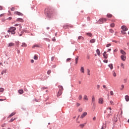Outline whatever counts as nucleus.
<instances>
[{
  "label": "nucleus",
  "mask_w": 129,
  "mask_h": 129,
  "mask_svg": "<svg viewBox=\"0 0 129 129\" xmlns=\"http://www.w3.org/2000/svg\"><path fill=\"white\" fill-rule=\"evenodd\" d=\"M87 73H88V75L90 76V70L89 69H87Z\"/></svg>",
  "instance_id": "36"
},
{
  "label": "nucleus",
  "mask_w": 129,
  "mask_h": 129,
  "mask_svg": "<svg viewBox=\"0 0 129 129\" xmlns=\"http://www.w3.org/2000/svg\"><path fill=\"white\" fill-rule=\"evenodd\" d=\"M110 104H111L112 105H113V101H110Z\"/></svg>",
  "instance_id": "54"
},
{
  "label": "nucleus",
  "mask_w": 129,
  "mask_h": 129,
  "mask_svg": "<svg viewBox=\"0 0 129 129\" xmlns=\"http://www.w3.org/2000/svg\"><path fill=\"white\" fill-rule=\"evenodd\" d=\"M45 13L46 14L48 18H52L55 11H54V9L52 8H46L45 9Z\"/></svg>",
  "instance_id": "1"
},
{
  "label": "nucleus",
  "mask_w": 129,
  "mask_h": 129,
  "mask_svg": "<svg viewBox=\"0 0 129 129\" xmlns=\"http://www.w3.org/2000/svg\"><path fill=\"white\" fill-rule=\"evenodd\" d=\"M4 91H5V89L0 88V92H4Z\"/></svg>",
  "instance_id": "34"
},
{
  "label": "nucleus",
  "mask_w": 129,
  "mask_h": 129,
  "mask_svg": "<svg viewBox=\"0 0 129 129\" xmlns=\"http://www.w3.org/2000/svg\"><path fill=\"white\" fill-rule=\"evenodd\" d=\"M76 106H77V107H79V106H80V103H76Z\"/></svg>",
  "instance_id": "47"
},
{
  "label": "nucleus",
  "mask_w": 129,
  "mask_h": 129,
  "mask_svg": "<svg viewBox=\"0 0 129 129\" xmlns=\"http://www.w3.org/2000/svg\"><path fill=\"white\" fill-rule=\"evenodd\" d=\"M70 60H71V58H69L67 59V62H69V61H70Z\"/></svg>",
  "instance_id": "55"
},
{
  "label": "nucleus",
  "mask_w": 129,
  "mask_h": 129,
  "mask_svg": "<svg viewBox=\"0 0 129 129\" xmlns=\"http://www.w3.org/2000/svg\"><path fill=\"white\" fill-rule=\"evenodd\" d=\"M108 123H110V121H106L105 125V128H106V124H108Z\"/></svg>",
  "instance_id": "27"
},
{
  "label": "nucleus",
  "mask_w": 129,
  "mask_h": 129,
  "mask_svg": "<svg viewBox=\"0 0 129 129\" xmlns=\"http://www.w3.org/2000/svg\"><path fill=\"white\" fill-rule=\"evenodd\" d=\"M121 28L122 29V31H127L128 29L127 27L125 26H121Z\"/></svg>",
  "instance_id": "9"
},
{
  "label": "nucleus",
  "mask_w": 129,
  "mask_h": 129,
  "mask_svg": "<svg viewBox=\"0 0 129 129\" xmlns=\"http://www.w3.org/2000/svg\"><path fill=\"white\" fill-rule=\"evenodd\" d=\"M12 17H9L7 18V20H12Z\"/></svg>",
  "instance_id": "63"
},
{
  "label": "nucleus",
  "mask_w": 129,
  "mask_h": 129,
  "mask_svg": "<svg viewBox=\"0 0 129 129\" xmlns=\"http://www.w3.org/2000/svg\"><path fill=\"white\" fill-rule=\"evenodd\" d=\"M108 67H109V68H110L111 70H112V69H113V66L112 63L109 64Z\"/></svg>",
  "instance_id": "19"
},
{
  "label": "nucleus",
  "mask_w": 129,
  "mask_h": 129,
  "mask_svg": "<svg viewBox=\"0 0 129 129\" xmlns=\"http://www.w3.org/2000/svg\"><path fill=\"white\" fill-rule=\"evenodd\" d=\"M19 93H20V94H23V93H24V90L23 89H21L19 90L18 91Z\"/></svg>",
  "instance_id": "22"
},
{
  "label": "nucleus",
  "mask_w": 129,
  "mask_h": 129,
  "mask_svg": "<svg viewBox=\"0 0 129 129\" xmlns=\"http://www.w3.org/2000/svg\"><path fill=\"white\" fill-rule=\"evenodd\" d=\"M16 28L15 27H11L9 30H8V33H11L13 35L16 34Z\"/></svg>",
  "instance_id": "2"
},
{
  "label": "nucleus",
  "mask_w": 129,
  "mask_h": 129,
  "mask_svg": "<svg viewBox=\"0 0 129 129\" xmlns=\"http://www.w3.org/2000/svg\"><path fill=\"white\" fill-rule=\"evenodd\" d=\"M87 115V112H85L84 113H83V114L81 115L80 118H84V117H85V116H86Z\"/></svg>",
  "instance_id": "5"
},
{
  "label": "nucleus",
  "mask_w": 129,
  "mask_h": 129,
  "mask_svg": "<svg viewBox=\"0 0 129 129\" xmlns=\"http://www.w3.org/2000/svg\"><path fill=\"white\" fill-rule=\"evenodd\" d=\"M96 53H97V55H98V56H99V55H100V51L99 50V49H97L96 50Z\"/></svg>",
  "instance_id": "24"
},
{
  "label": "nucleus",
  "mask_w": 129,
  "mask_h": 129,
  "mask_svg": "<svg viewBox=\"0 0 129 129\" xmlns=\"http://www.w3.org/2000/svg\"><path fill=\"white\" fill-rule=\"evenodd\" d=\"M21 47L26 48V47H27V44H26V43L25 42L22 43V45H21Z\"/></svg>",
  "instance_id": "23"
},
{
  "label": "nucleus",
  "mask_w": 129,
  "mask_h": 129,
  "mask_svg": "<svg viewBox=\"0 0 129 129\" xmlns=\"http://www.w3.org/2000/svg\"><path fill=\"white\" fill-rule=\"evenodd\" d=\"M8 47H15V43L10 42L8 44Z\"/></svg>",
  "instance_id": "8"
},
{
  "label": "nucleus",
  "mask_w": 129,
  "mask_h": 129,
  "mask_svg": "<svg viewBox=\"0 0 129 129\" xmlns=\"http://www.w3.org/2000/svg\"><path fill=\"white\" fill-rule=\"evenodd\" d=\"M110 46H111V44L109 43L107 44L106 47L108 48V47H110Z\"/></svg>",
  "instance_id": "50"
},
{
  "label": "nucleus",
  "mask_w": 129,
  "mask_h": 129,
  "mask_svg": "<svg viewBox=\"0 0 129 129\" xmlns=\"http://www.w3.org/2000/svg\"><path fill=\"white\" fill-rule=\"evenodd\" d=\"M80 71H81V73H84V67H81Z\"/></svg>",
  "instance_id": "16"
},
{
  "label": "nucleus",
  "mask_w": 129,
  "mask_h": 129,
  "mask_svg": "<svg viewBox=\"0 0 129 129\" xmlns=\"http://www.w3.org/2000/svg\"><path fill=\"white\" fill-rule=\"evenodd\" d=\"M69 27L70 28H72V27H73L72 25H66L64 26H63V29H68V28H69Z\"/></svg>",
  "instance_id": "7"
},
{
  "label": "nucleus",
  "mask_w": 129,
  "mask_h": 129,
  "mask_svg": "<svg viewBox=\"0 0 129 129\" xmlns=\"http://www.w3.org/2000/svg\"><path fill=\"white\" fill-rule=\"evenodd\" d=\"M2 127H4L6 126V124H2Z\"/></svg>",
  "instance_id": "61"
},
{
  "label": "nucleus",
  "mask_w": 129,
  "mask_h": 129,
  "mask_svg": "<svg viewBox=\"0 0 129 129\" xmlns=\"http://www.w3.org/2000/svg\"><path fill=\"white\" fill-rule=\"evenodd\" d=\"M121 67L123 68V69H124V64L122 63H121Z\"/></svg>",
  "instance_id": "43"
},
{
  "label": "nucleus",
  "mask_w": 129,
  "mask_h": 129,
  "mask_svg": "<svg viewBox=\"0 0 129 129\" xmlns=\"http://www.w3.org/2000/svg\"><path fill=\"white\" fill-rule=\"evenodd\" d=\"M14 15H17L18 16H24V14H23V13L18 11L14 12Z\"/></svg>",
  "instance_id": "4"
},
{
  "label": "nucleus",
  "mask_w": 129,
  "mask_h": 129,
  "mask_svg": "<svg viewBox=\"0 0 129 129\" xmlns=\"http://www.w3.org/2000/svg\"><path fill=\"white\" fill-rule=\"evenodd\" d=\"M109 32H110V33H111L112 34H113V33H114V31H113V30H112L111 29H110L109 30Z\"/></svg>",
  "instance_id": "40"
},
{
  "label": "nucleus",
  "mask_w": 129,
  "mask_h": 129,
  "mask_svg": "<svg viewBox=\"0 0 129 129\" xmlns=\"http://www.w3.org/2000/svg\"><path fill=\"white\" fill-rule=\"evenodd\" d=\"M99 88H100V85H97V89H99Z\"/></svg>",
  "instance_id": "51"
},
{
  "label": "nucleus",
  "mask_w": 129,
  "mask_h": 129,
  "mask_svg": "<svg viewBox=\"0 0 129 129\" xmlns=\"http://www.w3.org/2000/svg\"><path fill=\"white\" fill-rule=\"evenodd\" d=\"M115 26L114 23H112L110 24V27H111V28H113Z\"/></svg>",
  "instance_id": "44"
},
{
  "label": "nucleus",
  "mask_w": 129,
  "mask_h": 129,
  "mask_svg": "<svg viewBox=\"0 0 129 129\" xmlns=\"http://www.w3.org/2000/svg\"><path fill=\"white\" fill-rule=\"evenodd\" d=\"M103 56L105 58V59H107L108 58V56L107 54H106V51H105L103 53Z\"/></svg>",
  "instance_id": "12"
},
{
  "label": "nucleus",
  "mask_w": 129,
  "mask_h": 129,
  "mask_svg": "<svg viewBox=\"0 0 129 129\" xmlns=\"http://www.w3.org/2000/svg\"><path fill=\"white\" fill-rule=\"evenodd\" d=\"M112 73L113 76L114 77H116V73L114 72V71H113Z\"/></svg>",
  "instance_id": "29"
},
{
  "label": "nucleus",
  "mask_w": 129,
  "mask_h": 129,
  "mask_svg": "<svg viewBox=\"0 0 129 129\" xmlns=\"http://www.w3.org/2000/svg\"><path fill=\"white\" fill-rule=\"evenodd\" d=\"M120 53L122 54V55H126V53L123 50L121 49L120 51Z\"/></svg>",
  "instance_id": "13"
},
{
  "label": "nucleus",
  "mask_w": 129,
  "mask_h": 129,
  "mask_svg": "<svg viewBox=\"0 0 129 129\" xmlns=\"http://www.w3.org/2000/svg\"><path fill=\"white\" fill-rule=\"evenodd\" d=\"M100 21H102L103 22H106V21H107V19H106V18H102L99 20V22H100Z\"/></svg>",
  "instance_id": "20"
},
{
  "label": "nucleus",
  "mask_w": 129,
  "mask_h": 129,
  "mask_svg": "<svg viewBox=\"0 0 129 129\" xmlns=\"http://www.w3.org/2000/svg\"><path fill=\"white\" fill-rule=\"evenodd\" d=\"M96 117H94L93 118V120H96Z\"/></svg>",
  "instance_id": "62"
},
{
  "label": "nucleus",
  "mask_w": 129,
  "mask_h": 129,
  "mask_svg": "<svg viewBox=\"0 0 129 129\" xmlns=\"http://www.w3.org/2000/svg\"><path fill=\"white\" fill-rule=\"evenodd\" d=\"M6 73H7V70H4L2 72L1 74H2V75H4V74H6Z\"/></svg>",
  "instance_id": "21"
},
{
  "label": "nucleus",
  "mask_w": 129,
  "mask_h": 129,
  "mask_svg": "<svg viewBox=\"0 0 129 129\" xmlns=\"http://www.w3.org/2000/svg\"><path fill=\"white\" fill-rule=\"evenodd\" d=\"M106 17L107 18H112L113 17V16H112V14H108L106 16Z\"/></svg>",
  "instance_id": "17"
},
{
  "label": "nucleus",
  "mask_w": 129,
  "mask_h": 129,
  "mask_svg": "<svg viewBox=\"0 0 129 129\" xmlns=\"http://www.w3.org/2000/svg\"><path fill=\"white\" fill-rule=\"evenodd\" d=\"M124 88V85H121V88H120V90H123Z\"/></svg>",
  "instance_id": "33"
},
{
  "label": "nucleus",
  "mask_w": 129,
  "mask_h": 129,
  "mask_svg": "<svg viewBox=\"0 0 129 129\" xmlns=\"http://www.w3.org/2000/svg\"><path fill=\"white\" fill-rule=\"evenodd\" d=\"M103 62H104V63H107L108 62V60L105 59L104 60Z\"/></svg>",
  "instance_id": "56"
},
{
  "label": "nucleus",
  "mask_w": 129,
  "mask_h": 129,
  "mask_svg": "<svg viewBox=\"0 0 129 129\" xmlns=\"http://www.w3.org/2000/svg\"><path fill=\"white\" fill-rule=\"evenodd\" d=\"M83 110V109L82 108H79L78 109V112H82Z\"/></svg>",
  "instance_id": "28"
},
{
  "label": "nucleus",
  "mask_w": 129,
  "mask_h": 129,
  "mask_svg": "<svg viewBox=\"0 0 129 129\" xmlns=\"http://www.w3.org/2000/svg\"><path fill=\"white\" fill-rule=\"evenodd\" d=\"M103 87L105 90H107V87H106L105 85H103Z\"/></svg>",
  "instance_id": "39"
},
{
  "label": "nucleus",
  "mask_w": 129,
  "mask_h": 129,
  "mask_svg": "<svg viewBox=\"0 0 129 129\" xmlns=\"http://www.w3.org/2000/svg\"><path fill=\"white\" fill-rule=\"evenodd\" d=\"M76 64L78 63V56L75 59Z\"/></svg>",
  "instance_id": "38"
},
{
  "label": "nucleus",
  "mask_w": 129,
  "mask_h": 129,
  "mask_svg": "<svg viewBox=\"0 0 129 129\" xmlns=\"http://www.w3.org/2000/svg\"><path fill=\"white\" fill-rule=\"evenodd\" d=\"M16 10V8H15V7H12L11 9V11H12V12H14V11Z\"/></svg>",
  "instance_id": "42"
},
{
  "label": "nucleus",
  "mask_w": 129,
  "mask_h": 129,
  "mask_svg": "<svg viewBox=\"0 0 129 129\" xmlns=\"http://www.w3.org/2000/svg\"><path fill=\"white\" fill-rule=\"evenodd\" d=\"M31 63H34V59H32V60H31Z\"/></svg>",
  "instance_id": "64"
},
{
  "label": "nucleus",
  "mask_w": 129,
  "mask_h": 129,
  "mask_svg": "<svg viewBox=\"0 0 129 129\" xmlns=\"http://www.w3.org/2000/svg\"><path fill=\"white\" fill-rule=\"evenodd\" d=\"M85 124H86V123H85L84 124H80V126H81V127H84Z\"/></svg>",
  "instance_id": "35"
},
{
  "label": "nucleus",
  "mask_w": 129,
  "mask_h": 129,
  "mask_svg": "<svg viewBox=\"0 0 129 129\" xmlns=\"http://www.w3.org/2000/svg\"><path fill=\"white\" fill-rule=\"evenodd\" d=\"M121 34H122L123 35H125V34H126V33L125 32V31L122 30L121 31Z\"/></svg>",
  "instance_id": "45"
},
{
  "label": "nucleus",
  "mask_w": 129,
  "mask_h": 129,
  "mask_svg": "<svg viewBox=\"0 0 129 129\" xmlns=\"http://www.w3.org/2000/svg\"><path fill=\"white\" fill-rule=\"evenodd\" d=\"M15 119H16V118H12V119H11V120L9 121L10 122H13V121Z\"/></svg>",
  "instance_id": "37"
},
{
  "label": "nucleus",
  "mask_w": 129,
  "mask_h": 129,
  "mask_svg": "<svg viewBox=\"0 0 129 129\" xmlns=\"http://www.w3.org/2000/svg\"><path fill=\"white\" fill-rule=\"evenodd\" d=\"M87 35L88 36H89V37H91V36H92V34L91 33H87Z\"/></svg>",
  "instance_id": "49"
},
{
  "label": "nucleus",
  "mask_w": 129,
  "mask_h": 129,
  "mask_svg": "<svg viewBox=\"0 0 129 129\" xmlns=\"http://www.w3.org/2000/svg\"><path fill=\"white\" fill-rule=\"evenodd\" d=\"M16 22H21V23H24V19L22 18H18L16 20Z\"/></svg>",
  "instance_id": "10"
},
{
  "label": "nucleus",
  "mask_w": 129,
  "mask_h": 129,
  "mask_svg": "<svg viewBox=\"0 0 129 129\" xmlns=\"http://www.w3.org/2000/svg\"><path fill=\"white\" fill-rule=\"evenodd\" d=\"M110 94H111V95H113V94H114L113 91H110Z\"/></svg>",
  "instance_id": "58"
},
{
  "label": "nucleus",
  "mask_w": 129,
  "mask_h": 129,
  "mask_svg": "<svg viewBox=\"0 0 129 129\" xmlns=\"http://www.w3.org/2000/svg\"><path fill=\"white\" fill-rule=\"evenodd\" d=\"M34 59V60H38V56L37 55H35Z\"/></svg>",
  "instance_id": "46"
},
{
  "label": "nucleus",
  "mask_w": 129,
  "mask_h": 129,
  "mask_svg": "<svg viewBox=\"0 0 129 129\" xmlns=\"http://www.w3.org/2000/svg\"><path fill=\"white\" fill-rule=\"evenodd\" d=\"M82 38V36H80L78 37V40H81V39Z\"/></svg>",
  "instance_id": "57"
},
{
  "label": "nucleus",
  "mask_w": 129,
  "mask_h": 129,
  "mask_svg": "<svg viewBox=\"0 0 129 129\" xmlns=\"http://www.w3.org/2000/svg\"><path fill=\"white\" fill-rule=\"evenodd\" d=\"M0 11H3V7L0 6Z\"/></svg>",
  "instance_id": "60"
},
{
  "label": "nucleus",
  "mask_w": 129,
  "mask_h": 129,
  "mask_svg": "<svg viewBox=\"0 0 129 129\" xmlns=\"http://www.w3.org/2000/svg\"><path fill=\"white\" fill-rule=\"evenodd\" d=\"M90 43H95V39H92L90 41Z\"/></svg>",
  "instance_id": "41"
},
{
  "label": "nucleus",
  "mask_w": 129,
  "mask_h": 129,
  "mask_svg": "<svg viewBox=\"0 0 129 129\" xmlns=\"http://www.w3.org/2000/svg\"><path fill=\"white\" fill-rule=\"evenodd\" d=\"M62 91H58L57 93V97H59V96H60L62 95Z\"/></svg>",
  "instance_id": "14"
},
{
  "label": "nucleus",
  "mask_w": 129,
  "mask_h": 129,
  "mask_svg": "<svg viewBox=\"0 0 129 129\" xmlns=\"http://www.w3.org/2000/svg\"><path fill=\"white\" fill-rule=\"evenodd\" d=\"M103 102H104L103 98H99L98 99V103H99V104H103Z\"/></svg>",
  "instance_id": "3"
},
{
  "label": "nucleus",
  "mask_w": 129,
  "mask_h": 129,
  "mask_svg": "<svg viewBox=\"0 0 129 129\" xmlns=\"http://www.w3.org/2000/svg\"><path fill=\"white\" fill-rule=\"evenodd\" d=\"M111 116V111H110V113L108 114L106 117L107 118H109Z\"/></svg>",
  "instance_id": "18"
},
{
  "label": "nucleus",
  "mask_w": 129,
  "mask_h": 129,
  "mask_svg": "<svg viewBox=\"0 0 129 129\" xmlns=\"http://www.w3.org/2000/svg\"><path fill=\"white\" fill-rule=\"evenodd\" d=\"M36 47H39V44H35L33 46H32V48H36Z\"/></svg>",
  "instance_id": "31"
},
{
  "label": "nucleus",
  "mask_w": 129,
  "mask_h": 129,
  "mask_svg": "<svg viewBox=\"0 0 129 129\" xmlns=\"http://www.w3.org/2000/svg\"><path fill=\"white\" fill-rule=\"evenodd\" d=\"M58 88H59V91H63V90L64 89H63V87L62 86H59Z\"/></svg>",
  "instance_id": "15"
},
{
  "label": "nucleus",
  "mask_w": 129,
  "mask_h": 129,
  "mask_svg": "<svg viewBox=\"0 0 129 129\" xmlns=\"http://www.w3.org/2000/svg\"><path fill=\"white\" fill-rule=\"evenodd\" d=\"M78 99L79 100H81V99H82V95H80L78 97Z\"/></svg>",
  "instance_id": "32"
},
{
  "label": "nucleus",
  "mask_w": 129,
  "mask_h": 129,
  "mask_svg": "<svg viewBox=\"0 0 129 129\" xmlns=\"http://www.w3.org/2000/svg\"><path fill=\"white\" fill-rule=\"evenodd\" d=\"M99 24H103V21H99Z\"/></svg>",
  "instance_id": "53"
},
{
  "label": "nucleus",
  "mask_w": 129,
  "mask_h": 129,
  "mask_svg": "<svg viewBox=\"0 0 129 129\" xmlns=\"http://www.w3.org/2000/svg\"><path fill=\"white\" fill-rule=\"evenodd\" d=\"M15 114H16V113L13 112L9 116V117H12V116H14Z\"/></svg>",
  "instance_id": "30"
},
{
  "label": "nucleus",
  "mask_w": 129,
  "mask_h": 129,
  "mask_svg": "<svg viewBox=\"0 0 129 129\" xmlns=\"http://www.w3.org/2000/svg\"><path fill=\"white\" fill-rule=\"evenodd\" d=\"M92 103L93 105L95 104V98L94 97V96H93L92 97Z\"/></svg>",
  "instance_id": "11"
},
{
  "label": "nucleus",
  "mask_w": 129,
  "mask_h": 129,
  "mask_svg": "<svg viewBox=\"0 0 129 129\" xmlns=\"http://www.w3.org/2000/svg\"><path fill=\"white\" fill-rule=\"evenodd\" d=\"M47 74L48 75H50V74H51V70H49L47 71Z\"/></svg>",
  "instance_id": "48"
},
{
  "label": "nucleus",
  "mask_w": 129,
  "mask_h": 129,
  "mask_svg": "<svg viewBox=\"0 0 129 129\" xmlns=\"http://www.w3.org/2000/svg\"><path fill=\"white\" fill-rule=\"evenodd\" d=\"M52 41H53V42H55L56 41V38L55 37H53L52 38Z\"/></svg>",
  "instance_id": "52"
},
{
  "label": "nucleus",
  "mask_w": 129,
  "mask_h": 129,
  "mask_svg": "<svg viewBox=\"0 0 129 129\" xmlns=\"http://www.w3.org/2000/svg\"><path fill=\"white\" fill-rule=\"evenodd\" d=\"M84 100L88 101V97H87V95H84Z\"/></svg>",
  "instance_id": "25"
},
{
  "label": "nucleus",
  "mask_w": 129,
  "mask_h": 129,
  "mask_svg": "<svg viewBox=\"0 0 129 129\" xmlns=\"http://www.w3.org/2000/svg\"><path fill=\"white\" fill-rule=\"evenodd\" d=\"M120 58L122 61H125V59H126V56L125 55H122L120 56Z\"/></svg>",
  "instance_id": "6"
},
{
  "label": "nucleus",
  "mask_w": 129,
  "mask_h": 129,
  "mask_svg": "<svg viewBox=\"0 0 129 129\" xmlns=\"http://www.w3.org/2000/svg\"><path fill=\"white\" fill-rule=\"evenodd\" d=\"M125 99L126 101H129V96L128 95H126L125 96Z\"/></svg>",
  "instance_id": "26"
},
{
  "label": "nucleus",
  "mask_w": 129,
  "mask_h": 129,
  "mask_svg": "<svg viewBox=\"0 0 129 129\" xmlns=\"http://www.w3.org/2000/svg\"><path fill=\"white\" fill-rule=\"evenodd\" d=\"M54 58H55V57L52 56V57H51V61H53V60H54Z\"/></svg>",
  "instance_id": "59"
}]
</instances>
